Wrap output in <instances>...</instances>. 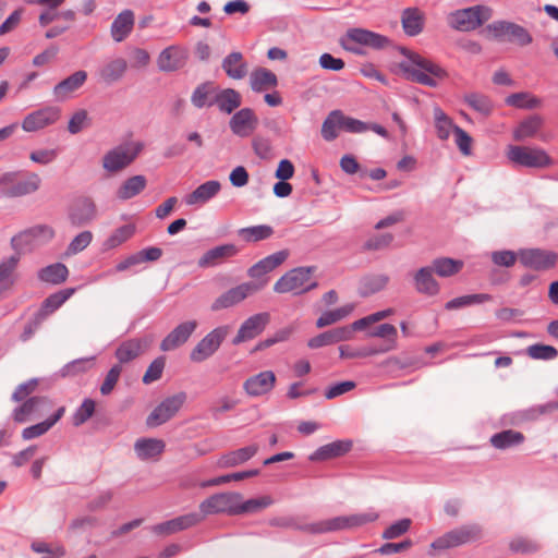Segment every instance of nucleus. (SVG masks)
Here are the masks:
<instances>
[{"instance_id": "8", "label": "nucleus", "mask_w": 558, "mask_h": 558, "mask_svg": "<svg viewBox=\"0 0 558 558\" xmlns=\"http://www.w3.org/2000/svg\"><path fill=\"white\" fill-rule=\"evenodd\" d=\"M482 537V529L477 524L462 525L453 529L432 543L435 549H448L468 543L475 542Z\"/></svg>"}, {"instance_id": "61", "label": "nucleus", "mask_w": 558, "mask_h": 558, "mask_svg": "<svg viewBox=\"0 0 558 558\" xmlns=\"http://www.w3.org/2000/svg\"><path fill=\"white\" fill-rule=\"evenodd\" d=\"M347 530L357 529L367 523L374 522L378 519V513L375 511H368L364 513H355L350 515H343Z\"/></svg>"}, {"instance_id": "30", "label": "nucleus", "mask_w": 558, "mask_h": 558, "mask_svg": "<svg viewBox=\"0 0 558 558\" xmlns=\"http://www.w3.org/2000/svg\"><path fill=\"white\" fill-rule=\"evenodd\" d=\"M401 24L408 36H417L424 27V14L417 8H407L402 11Z\"/></svg>"}, {"instance_id": "19", "label": "nucleus", "mask_w": 558, "mask_h": 558, "mask_svg": "<svg viewBox=\"0 0 558 558\" xmlns=\"http://www.w3.org/2000/svg\"><path fill=\"white\" fill-rule=\"evenodd\" d=\"M60 117V110L56 107H46L27 114L22 129L25 132H35L54 123Z\"/></svg>"}, {"instance_id": "32", "label": "nucleus", "mask_w": 558, "mask_h": 558, "mask_svg": "<svg viewBox=\"0 0 558 558\" xmlns=\"http://www.w3.org/2000/svg\"><path fill=\"white\" fill-rule=\"evenodd\" d=\"M134 26V13L131 10H124L114 19L111 24V36L114 41L124 40L132 32Z\"/></svg>"}, {"instance_id": "58", "label": "nucleus", "mask_w": 558, "mask_h": 558, "mask_svg": "<svg viewBox=\"0 0 558 558\" xmlns=\"http://www.w3.org/2000/svg\"><path fill=\"white\" fill-rule=\"evenodd\" d=\"M464 100L472 109L484 116H488L492 112V101L485 95L472 93L466 95Z\"/></svg>"}, {"instance_id": "25", "label": "nucleus", "mask_w": 558, "mask_h": 558, "mask_svg": "<svg viewBox=\"0 0 558 558\" xmlns=\"http://www.w3.org/2000/svg\"><path fill=\"white\" fill-rule=\"evenodd\" d=\"M415 290L428 296L437 295L440 291L438 281L434 278L430 266L421 267L413 276Z\"/></svg>"}, {"instance_id": "23", "label": "nucleus", "mask_w": 558, "mask_h": 558, "mask_svg": "<svg viewBox=\"0 0 558 558\" xmlns=\"http://www.w3.org/2000/svg\"><path fill=\"white\" fill-rule=\"evenodd\" d=\"M345 36L349 41L374 49H383L390 43L388 37L384 35L359 27L350 28Z\"/></svg>"}, {"instance_id": "33", "label": "nucleus", "mask_w": 558, "mask_h": 558, "mask_svg": "<svg viewBox=\"0 0 558 558\" xmlns=\"http://www.w3.org/2000/svg\"><path fill=\"white\" fill-rule=\"evenodd\" d=\"M128 70V62L123 58H116L108 63H106L99 71L100 80L111 85L116 82H119Z\"/></svg>"}, {"instance_id": "28", "label": "nucleus", "mask_w": 558, "mask_h": 558, "mask_svg": "<svg viewBox=\"0 0 558 558\" xmlns=\"http://www.w3.org/2000/svg\"><path fill=\"white\" fill-rule=\"evenodd\" d=\"M221 190V184L217 180L206 181L198 185L192 193L185 196V203L189 206L203 205L215 197Z\"/></svg>"}, {"instance_id": "26", "label": "nucleus", "mask_w": 558, "mask_h": 558, "mask_svg": "<svg viewBox=\"0 0 558 558\" xmlns=\"http://www.w3.org/2000/svg\"><path fill=\"white\" fill-rule=\"evenodd\" d=\"M259 450V446L257 444H252L246 447L230 451L228 453L222 454L218 460V466L226 468H235L251 460Z\"/></svg>"}, {"instance_id": "39", "label": "nucleus", "mask_w": 558, "mask_h": 558, "mask_svg": "<svg viewBox=\"0 0 558 558\" xmlns=\"http://www.w3.org/2000/svg\"><path fill=\"white\" fill-rule=\"evenodd\" d=\"M214 104L218 106L220 111L230 114L241 106L242 98L235 89L226 88L215 96Z\"/></svg>"}, {"instance_id": "35", "label": "nucleus", "mask_w": 558, "mask_h": 558, "mask_svg": "<svg viewBox=\"0 0 558 558\" xmlns=\"http://www.w3.org/2000/svg\"><path fill=\"white\" fill-rule=\"evenodd\" d=\"M165 442L156 438H142L136 440L134 450L142 460H148L160 456L165 450Z\"/></svg>"}, {"instance_id": "60", "label": "nucleus", "mask_w": 558, "mask_h": 558, "mask_svg": "<svg viewBox=\"0 0 558 558\" xmlns=\"http://www.w3.org/2000/svg\"><path fill=\"white\" fill-rule=\"evenodd\" d=\"M135 231V227L133 225H124L118 229H116L112 234L106 240L105 246L107 248H114L129 240Z\"/></svg>"}, {"instance_id": "17", "label": "nucleus", "mask_w": 558, "mask_h": 558, "mask_svg": "<svg viewBox=\"0 0 558 558\" xmlns=\"http://www.w3.org/2000/svg\"><path fill=\"white\" fill-rule=\"evenodd\" d=\"M196 320H185L174 327L160 342L163 352L173 351L187 342L197 328Z\"/></svg>"}, {"instance_id": "20", "label": "nucleus", "mask_w": 558, "mask_h": 558, "mask_svg": "<svg viewBox=\"0 0 558 558\" xmlns=\"http://www.w3.org/2000/svg\"><path fill=\"white\" fill-rule=\"evenodd\" d=\"M276 375L272 371H264L248 377L243 383V390L250 397H259L269 393L276 385Z\"/></svg>"}, {"instance_id": "16", "label": "nucleus", "mask_w": 558, "mask_h": 558, "mask_svg": "<svg viewBox=\"0 0 558 558\" xmlns=\"http://www.w3.org/2000/svg\"><path fill=\"white\" fill-rule=\"evenodd\" d=\"M270 322V315L267 312L255 314L245 319L240 326L236 336L233 338V344H240L260 335Z\"/></svg>"}, {"instance_id": "24", "label": "nucleus", "mask_w": 558, "mask_h": 558, "mask_svg": "<svg viewBox=\"0 0 558 558\" xmlns=\"http://www.w3.org/2000/svg\"><path fill=\"white\" fill-rule=\"evenodd\" d=\"M87 80V72L80 70L59 82L53 87V95L58 101L68 99L74 92L80 89Z\"/></svg>"}, {"instance_id": "5", "label": "nucleus", "mask_w": 558, "mask_h": 558, "mask_svg": "<svg viewBox=\"0 0 558 558\" xmlns=\"http://www.w3.org/2000/svg\"><path fill=\"white\" fill-rule=\"evenodd\" d=\"M140 142H129L113 147L102 157V168L111 173L119 172L129 167L143 149Z\"/></svg>"}, {"instance_id": "42", "label": "nucleus", "mask_w": 558, "mask_h": 558, "mask_svg": "<svg viewBox=\"0 0 558 558\" xmlns=\"http://www.w3.org/2000/svg\"><path fill=\"white\" fill-rule=\"evenodd\" d=\"M74 293V289L69 288L50 294L43 302L39 311L37 312L44 319L50 314L56 312L70 296Z\"/></svg>"}, {"instance_id": "6", "label": "nucleus", "mask_w": 558, "mask_h": 558, "mask_svg": "<svg viewBox=\"0 0 558 558\" xmlns=\"http://www.w3.org/2000/svg\"><path fill=\"white\" fill-rule=\"evenodd\" d=\"M240 499H242L240 493L214 494L201 502L198 514H201L202 521L210 514L227 513L229 515H236Z\"/></svg>"}, {"instance_id": "41", "label": "nucleus", "mask_w": 558, "mask_h": 558, "mask_svg": "<svg viewBox=\"0 0 558 558\" xmlns=\"http://www.w3.org/2000/svg\"><path fill=\"white\" fill-rule=\"evenodd\" d=\"M464 263L450 257H438L432 260L430 267L436 275L442 278L457 275L463 268Z\"/></svg>"}, {"instance_id": "51", "label": "nucleus", "mask_w": 558, "mask_h": 558, "mask_svg": "<svg viewBox=\"0 0 558 558\" xmlns=\"http://www.w3.org/2000/svg\"><path fill=\"white\" fill-rule=\"evenodd\" d=\"M342 111H331L322 125V136L325 141L331 142L338 136V129H342Z\"/></svg>"}, {"instance_id": "56", "label": "nucleus", "mask_w": 558, "mask_h": 558, "mask_svg": "<svg viewBox=\"0 0 558 558\" xmlns=\"http://www.w3.org/2000/svg\"><path fill=\"white\" fill-rule=\"evenodd\" d=\"M389 282V276L375 274L365 276L362 279V294L369 295L381 291Z\"/></svg>"}, {"instance_id": "3", "label": "nucleus", "mask_w": 558, "mask_h": 558, "mask_svg": "<svg viewBox=\"0 0 558 558\" xmlns=\"http://www.w3.org/2000/svg\"><path fill=\"white\" fill-rule=\"evenodd\" d=\"M493 16V9L476 4L465 9L456 10L448 15V25L459 32H471L482 26Z\"/></svg>"}, {"instance_id": "14", "label": "nucleus", "mask_w": 558, "mask_h": 558, "mask_svg": "<svg viewBox=\"0 0 558 558\" xmlns=\"http://www.w3.org/2000/svg\"><path fill=\"white\" fill-rule=\"evenodd\" d=\"M519 258L525 267L535 270H547L556 265L558 255L539 248H526L519 252Z\"/></svg>"}, {"instance_id": "55", "label": "nucleus", "mask_w": 558, "mask_h": 558, "mask_svg": "<svg viewBox=\"0 0 558 558\" xmlns=\"http://www.w3.org/2000/svg\"><path fill=\"white\" fill-rule=\"evenodd\" d=\"M274 229L267 225L246 227L239 230V235L246 242H258L270 238Z\"/></svg>"}, {"instance_id": "29", "label": "nucleus", "mask_w": 558, "mask_h": 558, "mask_svg": "<svg viewBox=\"0 0 558 558\" xmlns=\"http://www.w3.org/2000/svg\"><path fill=\"white\" fill-rule=\"evenodd\" d=\"M238 252L234 244H222L205 252L197 264L202 268L214 267L223 259L235 256Z\"/></svg>"}, {"instance_id": "27", "label": "nucleus", "mask_w": 558, "mask_h": 558, "mask_svg": "<svg viewBox=\"0 0 558 558\" xmlns=\"http://www.w3.org/2000/svg\"><path fill=\"white\" fill-rule=\"evenodd\" d=\"M351 448L352 442L350 440H336L319 447L308 459L313 462L327 461L345 454Z\"/></svg>"}, {"instance_id": "40", "label": "nucleus", "mask_w": 558, "mask_h": 558, "mask_svg": "<svg viewBox=\"0 0 558 558\" xmlns=\"http://www.w3.org/2000/svg\"><path fill=\"white\" fill-rule=\"evenodd\" d=\"M64 412V407H61L46 421L24 428L22 432V438L24 440H31L46 434L63 416Z\"/></svg>"}, {"instance_id": "54", "label": "nucleus", "mask_w": 558, "mask_h": 558, "mask_svg": "<svg viewBox=\"0 0 558 558\" xmlns=\"http://www.w3.org/2000/svg\"><path fill=\"white\" fill-rule=\"evenodd\" d=\"M506 104L520 109H535L541 107L542 100L530 93H515L506 98Z\"/></svg>"}, {"instance_id": "63", "label": "nucleus", "mask_w": 558, "mask_h": 558, "mask_svg": "<svg viewBox=\"0 0 558 558\" xmlns=\"http://www.w3.org/2000/svg\"><path fill=\"white\" fill-rule=\"evenodd\" d=\"M527 354L535 360H553L558 355V351L548 344H532L527 348Z\"/></svg>"}, {"instance_id": "45", "label": "nucleus", "mask_w": 558, "mask_h": 558, "mask_svg": "<svg viewBox=\"0 0 558 558\" xmlns=\"http://www.w3.org/2000/svg\"><path fill=\"white\" fill-rule=\"evenodd\" d=\"M250 84L254 92L259 93L277 86L278 81L275 73L265 68H259L251 73Z\"/></svg>"}, {"instance_id": "13", "label": "nucleus", "mask_w": 558, "mask_h": 558, "mask_svg": "<svg viewBox=\"0 0 558 558\" xmlns=\"http://www.w3.org/2000/svg\"><path fill=\"white\" fill-rule=\"evenodd\" d=\"M96 217L97 206L90 197H78L69 208V221L76 228L89 225Z\"/></svg>"}, {"instance_id": "57", "label": "nucleus", "mask_w": 558, "mask_h": 558, "mask_svg": "<svg viewBox=\"0 0 558 558\" xmlns=\"http://www.w3.org/2000/svg\"><path fill=\"white\" fill-rule=\"evenodd\" d=\"M274 504V499L270 496H262L258 498H252L246 501L239 500L238 514L242 513H255L265 509Z\"/></svg>"}, {"instance_id": "37", "label": "nucleus", "mask_w": 558, "mask_h": 558, "mask_svg": "<svg viewBox=\"0 0 558 558\" xmlns=\"http://www.w3.org/2000/svg\"><path fill=\"white\" fill-rule=\"evenodd\" d=\"M222 69L233 80H241L247 74V64L243 61L242 53L238 51L231 52L223 59Z\"/></svg>"}, {"instance_id": "31", "label": "nucleus", "mask_w": 558, "mask_h": 558, "mask_svg": "<svg viewBox=\"0 0 558 558\" xmlns=\"http://www.w3.org/2000/svg\"><path fill=\"white\" fill-rule=\"evenodd\" d=\"M149 342L143 339H131L122 342L116 351V357L120 364L128 363L140 356L148 347Z\"/></svg>"}, {"instance_id": "64", "label": "nucleus", "mask_w": 558, "mask_h": 558, "mask_svg": "<svg viewBox=\"0 0 558 558\" xmlns=\"http://www.w3.org/2000/svg\"><path fill=\"white\" fill-rule=\"evenodd\" d=\"M93 240L90 231H82L68 245L66 255H75L85 250Z\"/></svg>"}, {"instance_id": "53", "label": "nucleus", "mask_w": 558, "mask_h": 558, "mask_svg": "<svg viewBox=\"0 0 558 558\" xmlns=\"http://www.w3.org/2000/svg\"><path fill=\"white\" fill-rule=\"evenodd\" d=\"M492 300V295L486 293L468 294L454 298L445 304V308L448 311L459 310L462 307L471 306L474 304H481Z\"/></svg>"}, {"instance_id": "11", "label": "nucleus", "mask_w": 558, "mask_h": 558, "mask_svg": "<svg viewBox=\"0 0 558 558\" xmlns=\"http://www.w3.org/2000/svg\"><path fill=\"white\" fill-rule=\"evenodd\" d=\"M229 333L228 326H220L207 333L190 353L192 362L202 363L209 359L220 348Z\"/></svg>"}, {"instance_id": "34", "label": "nucleus", "mask_w": 558, "mask_h": 558, "mask_svg": "<svg viewBox=\"0 0 558 558\" xmlns=\"http://www.w3.org/2000/svg\"><path fill=\"white\" fill-rule=\"evenodd\" d=\"M146 185L147 180L144 175H133L122 182V184L117 190L116 195L121 201H128L142 193Z\"/></svg>"}, {"instance_id": "44", "label": "nucleus", "mask_w": 558, "mask_h": 558, "mask_svg": "<svg viewBox=\"0 0 558 558\" xmlns=\"http://www.w3.org/2000/svg\"><path fill=\"white\" fill-rule=\"evenodd\" d=\"M40 178L37 173H28L26 180L16 182L12 189L5 191L8 197H21L36 192L40 186Z\"/></svg>"}, {"instance_id": "15", "label": "nucleus", "mask_w": 558, "mask_h": 558, "mask_svg": "<svg viewBox=\"0 0 558 558\" xmlns=\"http://www.w3.org/2000/svg\"><path fill=\"white\" fill-rule=\"evenodd\" d=\"M189 51L181 46H169L165 48L157 58L159 71L170 73L182 69L187 61Z\"/></svg>"}, {"instance_id": "49", "label": "nucleus", "mask_w": 558, "mask_h": 558, "mask_svg": "<svg viewBox=\"0 0 558 558\" xmlns=\"http://www.w3.org/2000/svg\"><path fill=\"white\" fill-rule=\"evenodd\" d=\"M353 304H345L339 308L327 311L318 317V319L316 320V327L324 328L332 324H336L345 318L347 316H349L353 312Z\"/></svg>"}, {"instance_id": "52", "label": "nucleus", "mask_w": 558, "mask_h": 558, "mask_svg": "<svg viewBox=\"0 0 558 558\" xmlns=\"http://www.w3.org/2000/svg\"><path fill=\"white\" fill-rule=\"evenodd\" d=\"M48 400L45 397H32L24 400L21 405L15 408L12 412L13 421L16 423H24L28 415L37 410V407L41 403H46Z\"/></svg>"}, {"instance_id": "7", "label": "nucleus", "mask_w": 558, "mask_h": 558, "mask_svg": "<svg viewBox=\"0 0 558 558\" xmlns=\"http://www.w3.org/2000/svg\"><path fill=\"white\" fill-rule=\"evenodd\" d=\"M506 155L511 162L521 167L545 168L553 165L548 154L538 147L510 145Z\"/></svg>"}, {"instance_id": "38", "label": "nucleus", "mask_w": 558, "mask_h": 558, "mask_svg": "<svg viewBox=\"0 0 558 558\" xmlns=\"http://www.w3.org/2000/svg\"><path fill=\"white\" fill-rule=\"evenodd\" d=\"M344 530H347V525L343 515L322 520L315 523L304 524L302 527L303 532L311 534L330 533Z\"/></svg>"}, {"instance_id": "50", "label": "nucleus", "mask_w": 558, "mask_h": 558, "mask_svg": "<svg viewBox=\"0 0 558 558\" xmlns=\"http://www.w3.org/2000/svg\"><path fill=\"white\" fill-rule=\"evenodd\" d=\"M369 337L384 338L385 343L381 345L383 349H387L390 352L397 349V328L391 324H381L368 333Z\"/></svg>"}, {"instance_id": "21", "label": "nucleus", "mask_w": 558, "mask_h": 558, "mask_svg": "<svg viewBox=\"0 0 558 558\" xmlns=\"http://www.w3.org/2000/svg\"><path fill=\"white\" fill-rule=\"evenodd\" d=\"M288 256V250L268 255L250 267L247 274L251 278L255 279V281L266 280L267 283L268 279L265 276L284 263Z\"/></svg>"}, {"instance_id": "59", "label": "nucleus", "mask_w": 558, "mask_h": 558, "mask_svg": "<svg viewBox=\"0 0 558 558\" xmlns=\"http://www.w3.org/2000/svg\"><path fill=\"white\" fill-rule=\"evenodd\" d=\"M215 88L210 82L198 85L192 94L191 101L196 108L214 105V101L208 102V97L214 93Z\"/></svg>"}, {"instance_id": "9", "label": "nucleus", "mask_w": 558, "mask_h": 558, "mask_svg": "<svg viewBox=\"0 0 558 558\" xmlns=\"http://www.w3.org/2000/svg\"><path fill=\"white\" fill-rule=\"evenodd\" d=\"M266 286V280L260 281H250L241 283L234 288L229 289L220 296H218L211 304V311H220L225 308L232 307L247 296L260 291Z\"/></svg>"}, {"instance_id": "22", "label": "nucleus", "mask_w": 558, "mask_h": 558, "mask_svg": "<svg viewBox=\"0 0 558 558\" xmlns=\"http://www.w3.org/2000/svg\"><path fill=\"white\" fill-rule=\"evenodd\" d=\"M202 522V517L197 512L180 515L172 520L156 524L153 526V532L158 535H171L177 532L186 530Z\"/></svg>"}, {"instance_id": "47", "label": "nucleus", "mask_w": 558, "mask_h": 558, "mask_svg": "<svg viewBox=\"0 0 558 558\" xmlns=\"http://www.w3.org/2000/svg\"><path fill=\"white\" fill-rule=\"evenodd\" d=\"M20 262L19 255H12L0 263V291L10 289L15 283V269Z\"/></svg>"}, {"instance_id": "4", "label": "nucleus", "mask_w": 558, "mask_h": 558, "mask_svg": "<svg viewBox=\"0 0 558 558\" xmlns=\"http://www.w3.org/2000/svg\"><path fill=\"white\" fill-rule=\"evenodd\" d=\"M54 236V230L47 225H38L24 230L12 238L11 245L21 257L35 248L48 243Z\"/></svg>"}, {"instance_id": "43", "label": "nucleus", "mask_w": 558, "mask_h": 558, "mask_svg": "<svg viewBox=\"0 0 558 558\" xmlns=\"http://www.w3.org/2000/svg\"><path fill=\"white\" fill-rule=\"evenodd\" d=\"M524 435L513 429L502 430L492 436L490 444L496 449L505 450L523 442Z\"/></svg>"}, {"instance_id": "48", "label": "nucleus", "mask_w": 558, "mask_h": 558, "mask_svg": "<svg viewBox=\"0 0 558 558\" xmlns=\"http://www.w3.org/2000/svg\"><path fill=\"white\" fill-rule=\"evenodd\" d=\"M433 116L438 138L441 141L448 140L451 131L453 132V128L456 126L451 118L438 106L433 108Z\"/></svg>"}, {"instance_id": "36", "label": "nucleus", "mask_w": 558, "mask_h": 558, "mask_svg": "<svg viewBox=\"0 0 558 558\" xmlns=\"http://www.w3.org/2000/svg\"><path fill=\"white\" fill-rule=\"evenodd\" d=\"M543 125L542 117L537 114L530 116L519 123L513 130V140L523 142L527 138L534 137Z\"/></svg>"}, {"instance_id": "18", "label": "nucleus", "mask_w": 558, "mask_h": 558, "mask_svg": "<svg viewBox=\"0 0 558 558\" xmlns=\"http://www.w3.org/2000/svg\"><path fill=\"white\" fill-rule=\"evenodd\" d=\"M258 118L251 108L236 111L229 121L232 133L239 137H248L258 126Z\"/></svg>"}, {"instance_id": "12", "label": "nucleus", "mask_w": 558, "mask_h": 558, "mask_svg": "<svg viewBox=\"0 0 558 558\" xmlns=\"http://www.w3.org/2000/svg\"><path fill=\"white\" fill-rule=\"evenodd\" d=\"M185 400V392H179L166 398L147 416L146 425L148 427H157L167 423L180 411Z\"/></svg>"}, {"instance_id": "10", "label": "nucleus", "mask_w": 558, "mask_h": 558, "mask_svg": "<svg viewBox=\"0 0 558 558\" xmlns=\"http://www.w3.org/2000/svg\"><path fill=\"white\" fill-rule=\"evenodd\" d=\"M486 31L498 40H507L520 46H527L533 40L526 28L508 21H495L486 26Z\"/></svg>"}, {"instance_id": "62", "label": "nucleus", "mask_w": 558, "mask_h": 558, "mask_svg": "<svg viewBox=\"0 0 558 558\" xmlns=\"http://www.w3.org/2000/svg\"><path fill=\"white\" fill-rule=\"evenodd\" d=\"M96 403L92 399H85L81 407L75 411L72 417L74 426H81L87 422L95 412Z\"/></svg>"}, {"instance_id": "46", "label": "nucleus", "mask_w": 558, "mask_h": 558, "mask_svg": "<svg viewBox=\"0 0 558 558\" xmlns=\"http://www.w3.org/2000/svg\"><path fill=\"white\" fill-rule=\"evenodd\" d=\"M68 275V267L64 264L56 263L41 268L38 271V279L47 283L60 284L66 280Z\"/></svg>"}, {"instance_id": "1", "label": "nucleus", "mask_w": 558, "mask_h": 558, "mask_svg": "<svg viewBox=\"0 0 558 558\" xmlns=\"http://www.w3.org/2000/svg\"><path fill=\"white\" fill-rule=\"evenodd\" d=\"M403 53L408 60L400 62L399 68L407 80L437 87L448 76L447 71L434 61L409 50H404Z\"/></svg>"}, {"instance_id": "2", "label": "nucleus", "mask_w": 558, "mask_h": 558, "mask_svg": "<svg viewBox=\"0 0 558 558\" xmlns=\"http://www.w3.org/2000/svg\"><path fill=\"white\" fill-rule=\"evenodd\" d=\"M314 267H296L282 275L274 284L276 293H292L300 295L317 287L316 281H312Z\"/></svg>"}]
</instances>
